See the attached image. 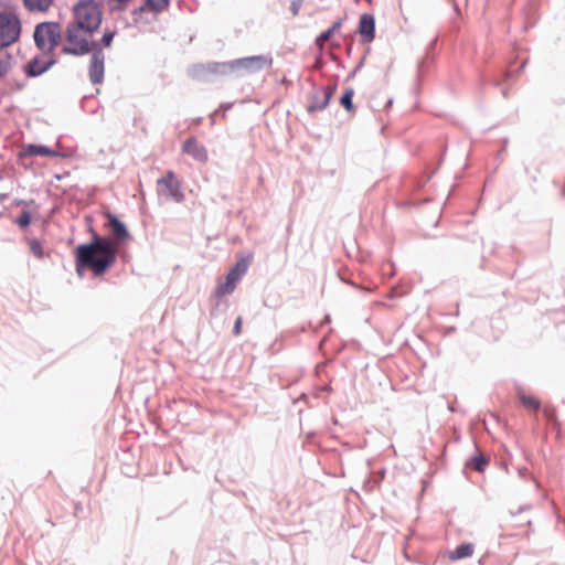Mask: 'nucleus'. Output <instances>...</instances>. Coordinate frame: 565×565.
Segmentation results:
<instances>
[{
	"label": "nucleus",
	"mask_w": 565,
	"mask_h": 565,
	"mask_svg": "<svg viewBox=\"0 0 565 565\" xmlns=\"http://www.w3.org/2000/svg\"><path fill=\"white\" fill-rule=\"evenodd\" d=\"M116 259L117 248L114 239L94 234L92 242L76 247V273L82 277L85 269H90L95 276H102L115 265Z\"/></svg>",
	"instance_id": "1"
},
{
	"label": "nucleus",
	"mask_w": 565,
	"mask_h": 565,
	"mask_svg": "<svg viewBox=\"0 0 565 565\" xmlns=\"http://www.w3.org/2000/svg\"><path fill=\"white\" fill-rule=\"evenodd\" d=\"M82 33L75 28L66 26L65 39L68 45L63 47V53L73 56H83L90 53L89 81L94 85L102 84L105 74V54L100 49V42L88 41L86 36H82Z\"/></svg>",
	"instance_id": "2"
},
{
	"label": "nucleus",
	"mask_w": 565,
	"mask_h": 565,
	"mask_svg": "<svg viewBox=\"0 0 565 565\" xmlns=\"http://www.w3.org/2000/svg\"><path fill=\"white\" fill-rule=\"evenodd\" d=\"M103 14L95 0H81L74 7V20L67 26L90 36L102 24Z\"/></svg>",
	"instance_id": "3"
},
{
	"label": "nucleus",
	"mask_w": 565,
	"mask_h": 565,
	"mask_svg": "<svg viewBox=\"0 0 565 565\" xmlns=\"http://www.w3.org/2000/svg\"><path fill=\"white\" fill-rule=\"evenodd\" d=\"M22 24L19 15L13 10L0 11V45L11 46L19 41Z\"/></svg>",
	"instance_id": "4"
},
{
	"label": "nucleus",
	"mask_w": 565,
	"mask_h": 565,
	"mask_svg": "<svg viewBox=\"0 0 565 565\" xmlns=\"http://www.w3.org/2000/svg\"><path fill=\"white\" fill-rule=\"evenodd\" d=\"M34 42L38 49L53 51L61 38V28L57 22H42L35 26Z\"/></svg>",
	"instance_id": "5"
},
{
	"label": "nucleus",
	"mask_w": 565,
	"mask_h": 565,
	"mask_svg": "<svg viewBox=\"0 0 565 565\" xmlns=\"http://www.w3.org/2000/svg\"><path fill=\"white\" fill-rule=\"evenodd\" d=\"M157 193L159 196H164L175 203L184 201L181 182L171 170L167 171L164 175L157 180Z\"/></svg>",
	"instance_id": "6"
},
{
	"label": "nucleus",
	"mask_w": 565,
	"mask_h": 565,
	"mask_svg": "<svg viewBox=\"0 0 565 565\" xmlns=\"http://www.w3.org/2000/svg\"><path fill=\"white\" fill-rule=\"evenodd\" d=\"M273 57L270 55H254L233 60V70L236 72H244L247 74H255L266 67H270Z\"/></svg>",
	"instance_id": "7"
},
{
	"label": "nucleus",
	"mask_w": 565,
	"mask_h": 565,
	"mask_svg": "<svg viewBox=\"0 0 565 565\" xmlns=\"http://www.w3.org/2000/svg\"><path fill=\"white\" fill-rule=\"evenodd\" d=\"M335 92V86H324L315 89V92L309 97V103L307 105L308 113H315L323 110L330 103L333 94Z\"/></svg>",
	"instance_id": "8"
},
{
	"label": "nucleus",
	"mask_w": 565,
	"mask_h": 565,
	"mask_svg": "<svg viewBox=\"0 0 565 565\" xmlns=\"http://www.w3.org/2000/svg\"><path fill=\"white\" fill-rule=\"evenodd\" d=\"M182 150L199 162L204 163L209 159L206 148L201 145L194 137L188 138L184 141Z\"/></svg>",
	"instance_id": "9"
},
{
	"label": "nucleus",
	"mask_w": 565,
	"mask_h": 565,
	"mask_svg": "<svg viewBox=\"0 0 565 565\" xmlns=\"http://www.w3.org/2000/svg\"><path fill=\"white\" fill-rule=\"evenodd\" d=\"M358 32L363 43H370L375 36V19L373 14L364 13L360 18Z\"/></svg>",
	"instance_id": "10"
},
{
	"label": "nucleus",
	"mask_w": 565,
	"mask_h": 565,
	"mask_svg": "<svg viewBox=\"0 0 565 565\" xmlns=\"http://www.w3.org/2000/svg\"><path fill=\"white\" fill-rule=\"evenodd\" d=\"M55 63L54 58L43 61L40 56H35L26 64L25 73L29 77H38L49 71Z\"/></svg>",
	"instance_id": "11"
},
{
	"label": "nucleus",
	"mask_w": 565,
	"mask_h": 565,
	"mask_svg": "<svg viewBox=\"0 0 565 565\" xmlns=\"http://www.w3.org/2000/svg\"><path fill=\"white\" fill-rule=\"evenodd\" d=\"M106 226L111 230L118 242H124L129 237L127 226L117 217V215L108 212L106 213Z\"/></svg>",
	"instance_id": "12"
},
{
	"label": "nucleus",
	"mask_w": 565,
	"mask_h": 565,
	"mask_svg": "<svg viewBox=\"0 0 565 565\" xmlns=\"http://www.w3.org/2000/svg\"><path fill=\"white\" fill-rule=\"evenodd\" d=\"M171 0H145V3L132 10L135 17L143 12H152L154 14L162 13L170 6Z\"/></svg>",
	"instance_id": "13"
},
{
	"label": "nucleus",
	"mask_w": 565,
	"mask_h": 565,
	"mask_svg": "<svg viewBox=\"0 0 565 565\" xmlns=\"http://www.w3.org/2000/svg\"><path fill=\"white\" fill-rule=\"evenodd\" d=\"M199 71L207 72L210 74L216 75H227L234 73L233 70V60L227 62H211L206 65H201L198 67Z\"/></svg>",
	"instance_id": "14"
},
{
	"label": "nucleus",
	"mask_w": 565,
	"mask_h": 565,
	"mask_svg": "<svg viewBox=\"0 0 565 565\" xmlns=\"http://www.w3.org/2000/svg\"><path fill=\"white\" fill-rule=\"evenodd\" d=\"M9 46L0 45V78L6 77L15 64L14 56L8 51Z\"/></svg>",
	"instance_id": "15"
},
{
	"label": "nucleus",
	"mask_w": 565,
	"mask_h": 565,
	"mask_svg": "<svg viewBox=\"0 0 565 565\" xmlns=\"http://www.w3.org/2000/svg\"><path fill=\"white\" fill-rule=\"evenodd\" d=\"M249 262L247 258H241L230 269L226 277L232 278L235 284L247 273Z\"/></svg>",
	"instance_id": "16"
},
{
	"label": "nucleus",
	"mask_w": 565,
	"mask_h": 565,
	"mask_svg": "<svg viewBox=\"0 0 565 565\" xmlns=\"http://www.w3.org/2000/svg\"><path fill=\"white\" fill-rule=\"evenodd\" d=\"M342 26V19H338L332 23V25L323 31L321 34H319L316 39V45L319 49H322L324 46V43L330 40V38L340 30Z\"/></svg>",
	"instance_id": "17"
},
{
	"label": "nucleus",
	"mask_w": 565,
	"mask_h": 565,
	"mask_svg": "<svg viewBox=\"0 0 565 565\" xmlns=\"http://www.w3.org/2000/svg\"><path fill=\"white\" fill-rule=\"evenodd\" d=\"M475 546L471 543H462L450 552L449 558L452 561L470 557L473 554Z\"/></svg>",
	"instance_id": "18"
},
{
	"label": "nucleus",
	"mask_w": 565,
	"mask_h": 565,
	"mask_svg": "<svg viewBox=\"0 0 565 565\" xmlns=\"http://www.w3.org/2000/svg\"><path fill=\"white\" fill-rule=\"evenodd\" d=\"M25 153L29 156H42V157H57L58 153L54 151L53 149L46 147V146H40V145H28L25 148Z\"/></svg>",
	"instance_id": "19"
},
{
	"label": "nucleus",
	"mask_w": 565,
	"mask_h": 565,
	"mask_svg": "<svg viewBox=\"0 0 565 565\" xmlns=\"http://www.w3.org/2000/svg\"><path fill=\"white\" fill-rule=\"evenodd\" d=\"M236 288V284L232 278L226 277L224 282H220L215 290L214 295L217 299H221L225 295L232 294Z\"/></svg>",
	"instance_id": "20"
},
{
	"label": "nucleus",
	"mask_w": 565,
	"mask_h": 565,
	"mask_svg": "<svg viewBox=\"0 0 565 565\" xmlns=\"http://www.w3.org/2000/svg\"><path fill=\"white\" fill-rule=\"evenodd\" d=\"M53 0H23L24 7L29 11H46Z\"/></svg>",
	"instance_id": "21"
},
{
	"label": "nucleus",
	"mask_w": 565,
	"mask_h": 565,
	"mask_svg": "<svg viewBox=\"0 0 565 565\" xmlns=\"http://www.w3.org/2000/svg\"><path fill=\"white\" fill-rule=\"evenodd\" d=\"M519 398L522 402L523 406L527 409L537 412L541 407V403L533 396L526 395L523 392L519 393Z\"/></svg>",
	"instance_id": "22"
},
{
	"label": "nucleus",
	"mask_w": 565,
	"mask_h": 565,
	"mask_svg": "<svg viewBox=\"0 0 565 565\" xmlns=\"http://www.w3.org/2000/svg\"><path fill=\"white\" fill-rule=\"evenodd\" d=\"M353 88H347L340 98L341 106L348 111H351L353 109Z\"/></svg>",
	"instance_id": "23"
},
{
	"label": "nucleus",
	"mask_w": 565,
	"mask_h": 565,
	"mask_svg": "<svg viewBox=\"0 0 565 565\" xmlns=\"http://www.w3.org/2000/svg\"><path fill=\"white\" fill-rule=\"evenodd\" d=\"M472 461H473V469L478 472H482L489 463L488 459L481 455L475 456L472 458Z\"/></svg>",
	"instance_id": "24"
},
{
	"label": "nucleus",
	"mask_w": 565,
	"mask_h": 565,
	"mask_svg": "<svg viewBox=\"0 0 565 565\" xmlns=\"http://www.w3.org/2000/svg\"><path fill=\"white\" fill-rule=\"evenodd\" d=\"M30 250L38 258H42L44 256L42 245H41L40 241H38V239H32L30 242Z\"/></svg>",
	"instance_id": "25"
},
{
	"label": "nucleus",
	"mask_w": 565,
	"mask_h": 565,
	"mask_svg": "<svg viewBox=\"0 0 565 565\" xmlns=\"http://www.w3.org/2000/svg\"><path fill=\"white\" fill-rule=\"evenodd\" d=\"M115 34L116 32L115 31H107L103 34L102 39L98 41L100 42V47L102 46H105V47H109L114 38H115Z\"/></svg>",
	"instance_id": "26"
},
{
	"label": "nucleus",
	"mask_w": 565,
	"mask_h": 565,
	"mask_svg": "<svg viewBox=\"0 0 565 565\" xmlns=\"http://www.w3.org/2000/svg\"><path fill=\"white\" fill-rule=\"evenodd\" d=\"M31 223V214L28 211H23L17 218V224L20 227H26Z\"/></svg>",
	"instance_id": "27"
},
{
	"label": "nucleus",
	"mask_w": 565,
	"mask_h": 565,
	"mask_svg": "<svg viewBox=\"0 0 565 565\" xmlns=\"http://www.w3.org/2000/svg\"><path fill=\"white\" fill-rule=\"evenodd\" d=\"M543 415L548 422H552L557 425L556 420V412L553 407H544L543 408Z\"/></svg>",
	"instance_id": "28"
},
{
	"label": "nucleus",
	"mask_w": 565,
	"mask_h": 565,
	"mask_svg": "<svg viewBox=\"0 0 565 565\" xmlns=\"http://www.w3.org/2000/svg\"><path fill=\"white\" fill-rule=\"evenodd\" d=\"M303 0H292L290 3V11L292 15H298Z\"/></svg>",
	"instance_id": "29"
},
{
	"label": "nucleus",
	"mask_w": 565,
	"mask_h": 565,
	"mask_svg": "<svg viewBox=\"0 0 565 565\" xmlns=\"http://www.w3.org/2000/svg\"><path fill=\"white\" fill-rule=\"evenodd\" d=\"M241 328H242V318L238 317L236 320H235V323H234V327H233V333L235 335H238L241 333Z\"/></svg>",
	"instance_id": "30"
},
{
	"label": "nucleus",
	"mask_w": 565,
	"mask_h": 565,
	"mask_svg": "<svg viewBox=\"0 0 565 565\" xmlns=\"http://www.w3.org/2000/svg\"><path fill=\"white\" fill-rule=\"evenodd\" d=\"M361 66H362V63H360V64L355 67L354 72H353V75L355 74V72H358V71L361 68Z\"/></svg>",
	"instance_id": "31"
},
{
	"label": "nucleus",
	"mask_w": 565,
	"mask_h": 565,
	"mask_svg": "<svg viewBox=\"0 0 565 565\" xmlns=\"http://www.w3.org/2000/svg\"><path fill=\"white\" fill-rule=\"evenodd\" d=\"M230 108H231V104L225 105V109H230Z\"/></svg>",
	"instance_id": "32"
}]
</instances>
